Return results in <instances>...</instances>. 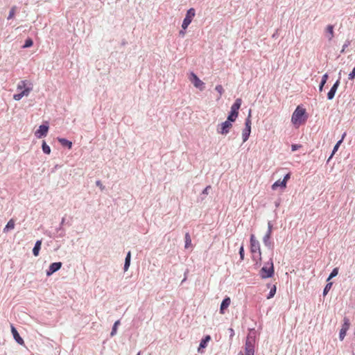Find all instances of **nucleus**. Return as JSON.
Masks as SVG:
<instances>
[{
	"mask_svg": "<svg viewBox=\"0 0 355 355\" xmlns=\"http://www.w3.org/2000/svg\"><path fill=\"white\" fill-rule=\"evenodd\" d=\"M137 355H140V352H139Z\"/></svg>",
	"mask_w": 355,
	"mask_h": 355,
	"instance_id": "nucleus-46",
	"label": "nucleus"
},
{
	"mask_svg": "<svg viewBox=\"0 0 355 355\" xmlns=\"http://www.w3.org/2000/svg\"><path fill=\"white\" fill-rule=\"evenodd\" d=\"M11 331L16 342L19 345H24V340L21 338L17 329L13 325H11Z\"/></svg>",
	"mask_w": 355,
	"mask_h": 355,
	"instance_id": "nucleus-12",
	"label": "nucleus"
},
{
	"mask_svg": "<svg viewBox=\"0 0 355 355\" xmlns=\"http://www.w3.org/2000/svg\"><path fill=\"white\" fill-rule=\"evenodd\" d=\"M349 326H350L349 320L346 317L344 318L343 324L342 328H341V329L340 331V334H339V338L341 340H343L344 339L345 336H346V333H347V330L349 329Z\"/></svg>",
	"mask_w": 355,
	"mask_h": 355,
	"instance_id": "nucleus-8",
	"label": "nucleus"
},
{
	"mask_svg": "<svg viewBox=\"0 0 355 355\" xmlns=\"http://www.w3.org/2000/svg\"><path fill=\"white\" fill-rule=\"evenodd\" d=\"M130 264V262H128V261H125V264H124V270L125 271H127L128 270Z\"/></svg>",
	"mask_w": 355,
	"mask_h": 355,
	"instance_id": "nucleus-38",
	"label": "nucleus"
},
{
	"mask_svg": "<svg viewBox=\"0 0 355 355\" xmlns=\"http://www.w3.org/2000/svg\"><path fill=\"white\" fill-rule=\"evenodd\" d=\"M301 147V146H298V145H293L292 146V150H295L296 149H297L298 148Z\"/></svg>",
	"mask_w": 355,
	"mask_h": 355,
	"instance_id": "nucleus-41",
	"label": "nucleus"
},
{
	"mask_svg": "<svg viewBox=\"0 0 355 355\" xmlns=\"http://www.w3.org/2000/svg\"><path fill=\"white\" fill-rule=\"evenodd\" d=\"M341 142H342V139L337 142V144H336V146L334 148L333 152H332L331 155H334L335 154V153L338 150V148L340 144H341Z\"/></svg>",
	"mask_w": 355,
	"mask_h": 355,
	"instance_id": "nucleus-32",
	"label": "nucleus"
},
{
	"mask_svg": "<svg viewBox=\"0 0 355 355\" xmlns=\"http://www.w3.org/2000/svg\"><path fill=\"white\" fill-rule=\"evenodd\" d=\"M16 9H17L16 6L12 7V8L10 10V12H9V15L8 17V19H11L14 17V16L15 15Z\"/></svg>",
	"mask_w": 355,
	"mask_h": 355,
	"instance_id": "nucleus-28",
	"label": "nucleus"
},
{
	"mask_svg": "<svg viewBox=\"0 0 355 355\" xmlns=\"http://www.w3.org/2000/svg\"><path fill=\"white\" fill-rule=\"evenodd\" d=\"M243 252H244V248H243V245H241V248H240L239 253H240V255H241V258L242 259H243V256H244Z\"/></svg>",
	"mask_w": 355,
	"mask_h": 355,
	"instance_id": "nucleus-36",
	"label": "nucleus"
},
{
	"mask_svg": "<svg viewBox=\"0 0 355 355\" xmlns=\"http://www.w3.org/2000/svg\"><path fill=\"white\" fill-rule=\"evenodd\" d=\"M230 302L231 300L230 297H226L223 300L220 308V313L223 314L225 313V310L230 306Z\"/></svg>",
	"mask_w": 355,
	"mask_h": 355,
	"instance_id": "nucleus-14",
	"label": "nucleus"
},
{
	"mask_svg": "<svg viewBox=\"0 0 355 355\" xmlns=\"http://www.w3.org/2000/svg\"><path fill=\"white\" fill-rule=\"evenodd\" d=\"M42 149L45 154H49L51 152L50 147L44 141H43Z\"/></svg>",
	"mask_w": 355,
	"mask_h": 355,
	"instance_id": "nucleus-29",
	"label": "nucleus"
},
{
	"mask_svg": "<svg viewBox=\"0 0 355 355\" xmlns=\"http://www.w3.org/2000/svg\"><path fill=\"white\" fill-rule=\"evenodd\" d=\"M307 119L306 115V110L304 108L297 106L291 117V122L293 124L298 128L300 125L304 123Z\"/></svg>",
	"mask_w": 355,
	"mask_h": 355,
	"instance_id": "nucleus-2",
	"label": "nucleus"
},
{
	"mask_svg": "<svg viewBox=\"0 0 355 355\" xmlns=\"http://www.w3.org/2000/svg\"><path fill=\"white\" fill-rule=\"evenodd\" d=\"M238 355H243V354H242V352H239V354H238Z\"/></svg>",
	"mask_w": 355,
	"mask_h": 355,
	"instance_id": "nucleus-44",
	"label": "nucleus"
},
{
	"mask_svg": "<svg viewBox=\"0 0 355 355\" xmlns=\"http://www.w3.org/2000/svg\"><path fill=\"white\" fill-rule=\"evenodd\" d=\"M24 89L21 93L16 94L13 96L15 101L21 100L24 96H28L32 90V87H26V81L21 80L17 85V89L21 90Z\"/></svg>",
	"mask_w": 355,
	"mask_h": 355,
	"instance_id": "nucleus-5",
	"label": "nucleus"
},
{
	"mask_svg": "<svg viewBox=\"0 0 355 355\" xmlns=\"http://www.w3.org/2000/svg\"><path fill=\"white\" fill-rule=\"evenodd\" d=\"M211 189V186H207L203 191V193H206L207 194L208 193V191L209 189Z\"/></svg>",
	"mask_w": 355,
	"mask_h": 355,
	"instance_id": "nucleus-40",
	"label": "nucleus"
},
{
	"mask_svg": "<svg viewBox=\"0 0 355 355\" xmlns=\"http://www.w3.org/2000/svg\"><path fill=\"white\" fill-rule=\"evenodd\" d=\"M96 185H97V186H98V187H100V188H101V189H103V186H102V184H101V182H100V181H97V182H96Z\"/></svg>",
	"mask_w": 355,
	"mask_h": 355,
	"instance_id": "nucleus-42",
	"label": "nucleus"
},
{
	"mask_svg": "<svg viewBox=\"0 0 355 355\" xmlns=\"http://www.w3.org/2000/svg\"><path fill=\"white\" fill-rule=\"evenodd\" d=\"M331 157H332L331 156H329V159H328V161H327V162H329V159H330Z\"/></svg>",
	"mask_w": 355,
	"mask_h": 355,
	"instance_id": "nucleus-45",
	"label": "nucleus"
},
{
	"mask_svg": "<svg viewBox=\"0 0 355 355\" xmlns=\"http://www.w3.org/2000/svg\"><path fill=\"white\" fill-rule=\"evenodd\" d=\"M250 251L253 260L258 263L261 259L260 245L253 235L250 238Z\"/></svg>",
	"mask_w": 355,
	"mask_h": 355,
	"instance_id": "nucleus-4",
	"label": "nucleus"
},
{
	"mask_svg": "<svg viewBox=\"0 0 355 355\" xmlns=\"http://www.w3.org/2000/svg\"><path fill=\"white\" fill-rule=\"evenodd\" d=\"M130 257H131V253H130V252H128L125 261H128V262H130Z\"/></svg>",
	"mask_w": 355,
	"mask_h": 355,
	"instance_id": "nucleus-39",
	"label": "nucleus"
},
{
	"mask_svg": "<svg viewBox=\"0 0 355 355\" xmlns=\"http://www.w3.org/2000/svg\"><path fill=\"white\" fill-rule=\"evenodd\" d=\"M289 179H290V173H287V174L284 176V179L282 180V181H284V182H285V184H286L287 181H288Z\"/></svg>",
	"mask_w": 355,
	"mask_h": 355,
	"instance_id": "nucleus-37",
	"label": "nucleus"
},
{
	"mask_svg": "<svg viewBox=\"0 0 355 355\" xmlns=\"http://www.w3.org/2000/svg\"><path fill=\"white\" fill-rule=\"evenodd\" d=\"M190 80L196 87L200 90L204 89V83L194 73H191Z\"/></svg>",
	"mask_w": 355,
	"mask_h": 355,
	"instance_id": "nucleus-9",
	"label": "nucleus"
},
{
	"mask_svg": "<svg viewBox=\"0 0 355 355\" xmlns=\"http://www.w3.org/2000/svg\"><path fill=\"white\" fill-rule=\"evenodd\" d=\"M49 130V126L47 125H41L39 129L36 130L35 135L37 138H42L46 137Z\"/></svg>",
	"mask_w": 355,
	"mask_h": 355,
	"instance_id": "nucleus-10",
	"label": "nucleus"
},
{
	"mask_svg": "<svg viewBox=\"0 0 355 355\" xmlns=\"http://www.w3.org/2000/svg\"><path fill=\"white\" fill-rule=\"evenodd\" d=\"M242 100L238 98L231 107V112L227 121L218 125L217 132L221 135H226L232 127V122H234L238 116V110L241 105Z\"/></svg>",
	"mask_w": 355,
	"mask_h": 355,
	"instance_id": "nucleus-1",
	"label": "nucleus"
},
{
	"mask_svg": "<svg viewBox=\"0 0 355 355\" xmlns=\"http://www.w3.org/2000/svg\"><path fill=\"white\" fill-rule=\"evenodd\" d=\"M270 234H266L263 239V243L265 244L266 246L268 248H271L272 246V243L270 241Z\"/></svg>",
	"mask_w": 355,
	"mask_h": 355,
	"instance_id": "nucleus-20",
	"label": "nucleus"
},
{
	"mask_svg": "<svg viewBox=\"0 0 355 355\" xmlns=\"http://www.w3.org/2000/svg\"><path fill=\"white\" fill-rule=\"evenodd\" d=\"M62 267L61 262H55L49 266V270L46 271V275L50 276L55 272L58 271Z\"/></svg>",
	"mask_w": 355,
	"mask_h": 355,
	"instance_id": "nucleus-11",
	"label": "nucleus"
},
{
	"mask_svg": "<svg viewBox=\"0 0 355 355\" xmlns=\"http://www.w3.org/2000/svg\"><path fill=\"white\" fill-rule=\"evenodd\" d=\"M338 270L337 268H334L329 276L328 280L336 277L338 275Z\"/></svg>",
	"mask_w": 355,
	"mask_h": 355,
	"instance_id": "nucleus-31",
	"label": "nucleus"
},
{
	"mask_svg": "<svg viewBox=\"0 0 355 355\" xmlns=\"http://www.w3.org/2000/svg\"><path fill=\"white\" fill-rule=\"evenodd\" d=\"M41 245H42V241L40 240V241H36L35 246L33 249V253L34 256L37 257L39 255V252H40V250L41 248Z\"/></svg>",
	"mask_w": 355,
	"mask_h": 355,
	"instance_id": "nucleus-18",
	"label": "nucleus"
},
{
	"mask_svg": "<svg viewBox=\"0 0 355 355\" xmlns=\"http://www.w3.org/2000/svg\"><path fill=\"white\" fill-rule=\"evenodd\" d=\"M276 290H277L276 286L275 285H272L270 287V292L268 293V295L267 296V299H270V298L273 297L274 295L276 293Z\"/></svg>",
	"mask_w": 355,
	"mask_h": 355,
	"instance_id": "nucleus-22",
	"label": "nucleus"
},
{
	"mask_svg": "<svg viewBox=\"0 0 355 355\" xmlns=\"http://www.w3.org/2000/svg\"><path fill=\"white\" fill-rule=\"evenodd\" d=\"M257 333L254 329H251L245 340V355H254V346Z\"/></svg>",
	"mask_w": 355,
	"mask_h": 355,
	"instance_id": "nucleus-3",
	"label": "nucleus"
},
{
	"mask_svg": "<svg viewBox=\"0 0 355 355\" xmlns=\"http://www.w3.org/2000/svg\"><path fill=\"white\" fill-rule=\"evenodd\" d=\"M338 85H339V80H337L334 84V85L332 86V87L331 88V89L329 90V92L327 94L328 99L331 100L334 97L336 92V90L338 89Z\"/></svg>",
	"mask_w": 355,
	"mask_h": 355,
	"instance_id": "nucleus-13",
	"label": "nucleus"
},
{
	"mask_svg": "<svg viewBox=\"0 0 355 355\" xmlns=\"http://www.w3.org/2000/svg\"><path fill=\"white\" fill-rule=\"evenodd\" d=\"M184 32L183 31H180V34L182 35H184Z\"/></svg>",
	"mask_w": 355,
	"mask_h": 355,
	"instance_id": "nucleus-43",
	"label": "nucleus"
},
{
	"mask_svg": "<svg viewBox=\"0 0 355 355\" xmlns=\"http://www.w3.org/2000/svg\"><path fill=\"white\" fill-rule=\"evenodd\" d=\"M33 44V42L31 38H28L26 39V40L25 41V44H24L23 46V48H28V47H31L32 46Z\"/></svg>",
	"mask_w": 355,
	"mask_h": 355,
	"instance_id": "nucleus-27",
	"label": "nucleus"
},
{
	"mask_svg": "<svg viewBox=\"0 0 355 355\" xmlns=\"http://www.w3.org/2000/svg\"><path fill=\"white\" fill-rule=\"evenodd\" d=\"M15 221L14 219L11 218L3 228V232H7L10 230H13L15 228Z\"/></svg>",
	"mask_w": 355,
	"mask_h": 355,
	"instance_id": "nucleus-16",
	"label": "nucleus"
},
{
	"mask_svg": "<svg viewBox=\"0 0 355 355\" xmlns=\"http://www.w3.org/2000/svg\"><path fill=\"white\" fill-rule=\"evenodd\" d=\"M331 283H329V284H327L323 291V294L324 295H326L327 293V292L329 291V288H331Z\"/></svg>",
	"mask_w": 355,
	"mask_h": 355,
	"instance_id": "nucleus-35",
	"label": "nucleus"
},
{
	"mask_svg": "<svg viewBox=\"0 0 355 355\" xmlns=\"http://www.w3.org/2000/svg\"><path fill=\"white\" fill-rule=\"evenodd\" d=\"M250 133V122L247 121V122H245V141L248 139V137Z\"/></svg>",
	"mask_w": 355,
	"mask_h": 355,
	"instance_id": "nucleus-26",
	"label": "nucleus"
},
{
	"mask_svg": "<svg viewBox=\"0 0 355 355\" xmlns=\"http://www.w3.org/2000/svg\"><path fill=\"white\" fill-rule=\"evenodd\" d=\"M348 78L349 80H354L355 78V67H354L352 71L349 74Z\"/></svg>",
	"mask_w": 355,
	"mask_h": 355,
	"instance_id": "nucleus-33",
	"label": "nucleus"
},
{
	"mask_svg": "<svg viewBox=\"0 0 355 355\" xmlns=\"http://www.w3.org/2000/svg\"><path fill=\"white\" fill-rule=\"evenodd\" d=\"M215 89L219 93V97H220L224 92L223 86L218 85L216 87Z\"/></svg>",
	"mask_w": 355,
	"mask_h": 355,
	"instance_id": "nucleus-30",
	"label": "nucleus"
},
{
	"mask_svg": "<svg viewBox=\"0 0 355 355\" xmlns=\"http://www.w3.org/2000/svg\"><path fill=\"white\" fill-rule=\"evenodd\" d=\"M119 324H120L119 320H117L114 322L113 327H112V330L110 334L111 336H114L116 334L117 327L119 325Z\"/></svg>",
	"mask_w": 355,
	"mask_h": 355,
	"instance_id": "nucleus-24",
	"label": "nucleus"
},
{
	"mask_svg": "<svg viewBox=\"0 0 355 355\" xmlns=\"http://www.w3.org/2000/svg\"><path fill=\"white\" fill-rule=\"evenodd\" d=\"M210 340H211V337H210V336H206L205 337V338H203V339L201 340V342H200V346H199V347H198V351L199 352H202L201 349H202V348H205V347H206V346H207V343Z\"/></svg>",
	"mask_w": 355,
	"mask_h": 355,
	"instance_id": "nucleus-17",
	"label": "nucleus"
},
{
	"mask_svg": "<svg viewBox=\"0 0 355 355\" xmlns=\"http://www.w3.org/2000/svg\"><path fill=\"white\" fill-rule=\"evenodd\" d=\"M196 12L194 8H190L187 10L186 17L183 20L182 28L183 30H186L189 25L192 21L193 17H195Z\"/></svg>",
	"mask_w": 355,
	"mask_h": 355,
	"instance_id": "nucleus-7",
	"label": "nucleus"
},
{
	"mask_svg": "<svg viewBox=\"0 0 355 355\" xmlns=\"http://www.w3.org/2000/svg\"><path fill=\"white\" fill-rule=\"evenodd\" d=\"M272 228V225L271 222H268V231H267L266 234L271 235Z\"/></svg>",
	"mask_w": 355,
	"mask_h": 355,
	"instance_id": "nucleus-34",
	"label": "nucleus"
},
{
	"mask_svg": "<svg viewBox=\"0 0 355 355\" xmlns=\"http://www.w3.org/2000/svg\"><path fill=\"white\" fill-rule=\"evenodd\" d=\"M326 30L329 33V40H331L334 37V26L332 25H328Z\"/></svg>",
	"mask_w": 355,
	"mask_h": 355,
	"instance_id": "nucleus-21",
	"label": "nucleus"
},
{
	"mask_svg": "<svg viewBox=\"0 0 355 355\" xmlns=\"http://www.w3.org/2000/svg\"><path fill=\"white\" fill-rule=\"evenodd\" d=\"M58 141L62 146L67 147L68 148H71L72 143L68 141L67 139L63 138H58Z\"/></svg>",
	"mask_w": 355,
	"mask_h": 355,
	"instance_id": "nucleus-19",
	"label": "nucleus"
},
{
	"mask_svg": "<svg viewBox=\"0 0 355 355\" xmlns=\"http://www.w3.org/2000/svg\"><path fill=\"white\" fill-rule=\"evenodd\" d=\"M327 79H328V75L327 73H325L324 75H323L322 78V81H321L320 85V88L319 89H320V91H322L324 85L327 83Z\"/></svg>",
	"mask_w": 355,
	"mask_h": 355,
	"instance_id": "nucleus-25",
	"label": "nucleus"
},
{
	"mask_svg": "<svg viewBox=\"0 0 355 355\" xmlns=\"http://www.w3.org/2000/svg\"><path fill=\"white\" fill-rule=\"evenodd\" d=\"M278 187L282 188V189H284L286 187V184H285L284 181L282 180H277L272 185V189L276 190Z\"/></svg>",
	"mask_w": 355,
	"mask_h": 355,
	"instance_id": "nucleus-15",
	"label": "nucleus"
},
{
	"mask_svg": "<svg viewBox=\"0 0 355 355\" xmlns=\"http://www.w3.org/2000/svg\"><path fill=\"white\" fill-rule=\"evenodd\" d=\"M191 244V239L189 233L185 234V248H188Z\"/></svg>",
	"mask_w": 355,
	"mask_h": 355,
	"instance_id": "nucleus-23",
	"label": "nucleus"
},
{
	"mask_svg": "<svg viewBox=\"0 0 355 355\" xmlns=\"http://www.w3.org/2000/svg\"><path fill=\"white\" fill-rule=\"evenodd\" d=\"M274 274L273 262L272 259L267 262L260 270V275L262 278L271 277Z\"/></svg>",
	"mask_w": 355,
	"mask_h": 355,
	"instance_id": "nucleus-6",
	"label": "nucleus"
}]
</instances>
